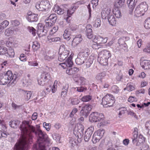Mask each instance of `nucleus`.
<instances>
[{"label":"nucleus","instance_id":"1a4fd4ad","mask_svg":"<svg viewBox=\"0 0 150 150\" xmlns=\"http://www.w3.org/2000/svg\"><path fill=\"white\" fill-rule=\"evenodd\" d=\"M75 129L76 130L74 131V133L77 136L78 138L80 139L82 137V134H83V131L84 129V127L83 125L81 124H79L76 127Z\"/></svg>","mask_w":150,"mask_h":150},{"label":"nucleus","instance_id":"7c9ffc66","mask_svg":"<svg viewBox=\"0 0 150 150\" xmlns=\"http://www.w3.org/2000/svg\"><path fill=\"white\" fill-rule=\"evenodd\" d=\"M6 77L4 76V74L0 75V84L4 85L7 83L8 80L6 79Z\"/></svg>","mask_w":150,"mask_h":150},{"label":"nucleus","instance_id":"2f4dec72","mask_svg":"<svg viewBox=\"0 0 150 150\" xmlns=\"http://www.w3.org/2000/svg\"><path fill=\"white\" fill-rule=\"evenodd\" d=\"M142 13L139 6H137L134 11L135 16L137 17H139L142 15L143 16L144 14H143Z\"/></svg>","mask_w":150,"mask_h":150},{"label":"nucleus","instance_id":"4468645a","mask_svg":"<svg viewBox=\"0 0 150 150\" xmlns=\"http://www.w3.org/2000/svg\"><path fill=\"white\" fill-rule=\"evenodd\" d=\"M73 64L72 62L71 61V58L69 57L65 62L60 63L59 65L61 66L63 69L67 68V67H71Z\"/></svg>","mask_w":150,"mask_h":150},{"label":"nucleus","instance_id":"58836bf2","mask_svg":"<svg viewBox=\"0 0 150 150\" xmlns=\"http://www.w3.org/2000/svg\"><path fill=\"white\" fill-rule=\"evenodd\" d=\"M69 88V84H66L63 86L61 93V96L66 95Z\"/></svg>","mask_w":150,"mask_h":150},{"label":"nucleus","instance_id":"49530a36","mask_svg":"<svg viewBox=\"0 0 150 150\" xmlns=\"http://www.w3.org/2000/svg\"><path fill=\"white\" fill-rule=\"evenodd\" d=\"M75 89H76V91L78 92H81L85 91L87 90V88L85 87L80 86L79 87H76L73 88Z\"/></svg>","mask_w":150,"mask_h":150},{"label":"nucleus","instance_id":"9d476101","mask_svg":"<svg viewBox=\"0 0 150 150\" xmlns=\"http://www.w3.org/2000/svg\"><path fill=\"white\" fill-rule=\"evenodd\" d=\"M93 127L92 126L90 127L87 129L84 136L85 142H88L89 140L93 133Z\"/></svg>","mask_w":150,"mask_h":150},{"label":"nucleus","instance_id":"f03ea898","mask_svg":"<svg viewBox=\"0 0 150 150\" xmlns=\"http://www.w3.org/2000/svg\"><path fill=\"white\" fill-rule=\"evenodd\" d=\"M89 52L87 49L86 51L79 52L77 57L75 59L76 63L78 65H81L84 63L88 57Z\"/></svg>","mask_w":150,"mask_h":150},{"label":"nucleus","instance_id":"c9c22d12","mask_svg":"<svg viewBox=\"0 0 150 150\" xmlns=\"http://www.w3.org/2000/svg\"><path fill=\"white\" fill-rule=\"evenodd\" d=\"M85 65L86 68H89L90 67L93 62L92 59L90 58L86 59L85 61Z\"/></svg>","mask_w":150,"mask_h":150},{"label":"nucleus","instance_id":"7ed1b4c3","mask_svg":"<svg viewBox=\"0 0 150 150\" xmlns=\"http://www.w3.org/2000/svg\"><path fill=\"white\" fill-rule=\"evenodd\" d=\"M113 96L110 94H107L102 99V103L105 107L112 106L115 102Z\"/></svg>","mask_w":150,"mask_h":150},{"label":"nucleus","instance_id":"f8f14e48","mask_svg":"<svg viewBox=\"0 0 150 150\" xmlns=\"http://www.w3.org/2000/svg\"><path fill=\"white\" fill-rule=\"evenodd\" d=\"M37 33L38 35L41 34L42 35H45L46 34L47 31L45 29V26L42 23H38L37 26Z\"/></svg>","mask_w":150,"mask_h":150},{"label":"nucleus","instance_id":"ddd939ff","mask_svg":"<svg viewBox=\"0 0 150 150\" xmlns=\"http://www.w3.org/2000/svg\"><path fill=\"white\" fill-rule=\"evenodd\" d=\"M112 14L111 10L110 8H104L101 13L102 18L103 19H107Z\"/></svg>","mask_w":150,"mask_h":150},{"label":"nucleus","instance_id":"79ce46f5","mask_svg":"<svg viewBox=\"0 0 150 150\" xmlns=\"http://www.w3.org/2000/svg\"><path fill=\"white\" fill-rule=\"evenodd\" d=\"M134 1L135 0H127V4L129 8H134L135 5Z\"/></svg>","mask_w":150,"mask_h":150},{"label":"nucleus","instance_id":"e433bc0d","mask_svg":"<svg viewBox=\"0 0 150 150\" xmlns=\"http://www.w3.org/2000/svg\"><path fill=\"white\" fill-rule=\"evenodd\" d=\"M63 36L65 39H67L68 40H69L71 38L70 32L67 30H65Z\"/></svg>","mask_w":150,"mask_h":150},{"label":"nucleus","instance_id":"ea45409f","mask_svg":"<svg viewBox=\"0 0 150 150\" xmlns=\"http://www.w3.org/2000/svg\"><path fill=\"white\" fill-rule=\"evenodd\" d=\"M101 22L100 19L97 18L93 23V25L96 28L99 27L101 25Z\"/></svg>","mask_w":150,"mask_h":150},{"label":"nucleus","instance_id":"5701e85b","mask_svg":"<svg viewBox=\"0 0 150 150\" xmlns=\"http://www.w3.org/2000/svg\"><path fill=\"white\" fill-rule=\"evenodd\" d=\"M107 19L110 25L112 26H115L116 25L117 21L113 15L112 14Z\"/></svg>","mask_w":150,"mask_h":150},{"label":"nucleus","instance_id":"e2e57ef3","mask_svg":"<svg viewBox=\"0 0 150 150\" xmlns=\"http://www.w3.org/2000/svg\"><path fill=\"white\" fill-rule=\"evenodd\" d=\"M120 111L119 113V115L121 116L122 114H124L127 111V109L125 108H121L119 109Z\"/></svg>","mask_w":150,"mask_h":150},{"label":"nucleus","instance_id":"20e7f679","mask_svg":"<svg viewBox=\"0 0 150 150\" xmlns=\"http://www.w3.org/2000/svg\"><path fill=\"white\" fill-rule=\"evenodd\" d=\"M4 76L6 77V79L8 80V86H14L16 82V75L14 74L13 76L12 72L10 71H8L6 73H4Z\"/></svg>","mask_w":150,"mask_h":150},{"label":"nucleus","instance_id":"69168bd1","mask_svg":"<svg viewBox=\"0 0 150 150\" xmlns=\"http://www.w3.org/2000/svg\"><path fill=\"white\" fill-rule=\"evenodd\" d=\"M43 126L47 131H49L50 130L51 126L50 123H47L46 122H44L43 123Z\"/></svg>","mask_w":150,"mask_h":150},{"label":"nucleus","instance_id":"473e14b6","mask_svg":"<svg viewBox=\"0 0 150 150\" xmlns=\"http://www.w3.org/2000/svg\"><path fill=\"white\" fill-rule=\"evenodd\" d=\"M105 133V130L104 129H100L94 132V134H96L101 138H102Z\"/></svg>","mask_w":150,"mask_h":150},{"label":"nucleus","instance_id":"338daca9","mask_svg":"<svg viewBox=\"0 0 150 150\" xmlns=\"http://www.w3.org/2000/svg\"><path fill=\"white\" fill-rule=\"evenodd\" d=\"M118 43L120 45H125L126 43L125 42L123 37L121 38L118 40Z\"/></svg>","mask_w":150,"mask_h":150},{"label":"nucleus","instance_id":"0e129e2a","mask_svg":"<svg viewBox=\"0 0 150 150\" xmlns=\"http://www.w3.org/2000/svg\"><path fill=\"white\" fill-rule=\"evenodd\" d=\"M24 92L26 93V99L28 100H29L32 96V93L30 91H27L24 90H22Z\"/></svg>","mask_w":150,"mask_h":150},{"label":"nucleus","instance_id":"9b49d317","mask_svg":"<svg viewBox=\"0 0 150 150\" xmlns=\"http://www.w3.org/2000/svg\"><path fill=\"white\" fill-rule=\"evenodd\" d=\"M59 52L58 60L59 61L62 62L64 60L68 57L69 54V51L64 48V50L61 53H60V51Z\"/></svg>","mask_w":150,"mask_h":150},{"label":"nucleus","instance_id":"603ef678","mask_svg":"<svg viewBox=\"0 0 150 150\" xmlns=\"http://www.w3.org/2000/svg\"><path fill=\"white\" fill-rule=\"evenodd\" d=\"M52 137L57 142H59L60 139V136L58 134H54L52 135Z\"/></svg>","mask_w":150,"mask_h":150},{"label":"nucleus","instance_id":"8fccbe9b","mask_svg":"<svg viewBox=\"0 0 150 150\" xmlns=\"http://www.w3.org/2000/svg\"><path fill=\"white\" fill-rule=\"evenodd\" d=\"M105 74L104 72H102L100 73L97 74V75L96 78L98 80H101L105 76Z\"/></svg>","mask_w":150,"mask_h":150},{"label":"nucleus","instance_id":"a211bd4d","mask_svg":"<svg viewBox=\"0 0 150 150\" xmlns=\"http://www.w3.org/2000/svg\"><path fill=\"white\" fill-rule=\"evenodd\" d=\"M92 26L90 24H88L86 26V35L89 39H91L93 37L92 30L91 29Z\"/></svg>","mask_w":150,"mask_h":150},{"label":"nucleus","instance_id":"a878e982","mask_svg":"<svg viewBox=\"0 0 150 150\" xmlns=\"http://www.w3.org/2000/svg\"><path fill=\"white\" fill-rule=\"evenodd\" d=\"M113 13L117 18H119L121 17L120 11L118 8H114L112 10Z\"/></svg>","mask_w":150,"mask_h":150},{"label":"nucleus","instance_id":"13d9d810","mask_svg":"<svg viewBox=\"0 0 150 150\" xmlns=\"http://www.w3.org/2000/svg\"><path fill=\"white\" fill-rule=\"evenodd\" d=\"M78 80L80 82L81 85L85 84L86 82V79L83 77H80L78 78Z\"/></svg>","mask_w":150,"mask_h":150},{"label":"nucleus","instance_id":"680f3d73","mask_svg":"<svg viewBox=\"0 0 150 150\" xmlns=\"http://www.w3.org/2000/svg\"><path fill=\"white\" fill-rule=\"evenodd\" d=\"M125 2V0H117L116 3L118 5V7H120L124 5Z\"/></svg>","mask_w":150,"mask_h":150},{"label":"nucleus","instance_id":"a18cd8bd","mask_svg":"<svg viewBox=\"0 0 150 150\" xmlns=\"http://www.w3.org/2000/svg\"><path fill=\"white\" fill-rule=\"evenodd\" d=\"M6 53L9 57H13L15 55L14 50L11 48L9 49L8 50H7Z\"/></svg>","mask_w":150,"mask_h":150},{"label":"nucleus","instance_id":"423d86ee","mask_svg":"<svg viewBox=\"0 0 150 150\" xmlns=\"http://www.w3.org/2000/svg\"><path fill=\"white\" fill-rule=\"evenodd\" d=\"M50 78L49 73L46 72H43L41 74L40 79L38 80V83L40 86H43L49 82Z\"/></svg>","mask_w":150,"mask_h":150},{"label":"nucleus","instance_id":"774afa93","mask_svg":"<svg viewBox=\"0 0 150 150\" xmlns=\"http://www.w3.org/2000/svg\"><path fill=\"white\" fill-rule=\"evenodd\" d=\"M78 110L77 108H74L72 110V112L70 113L69 116L70 117H72L74 114Z\"/></svg>","mask_w":150,"mask_h":150},{"label":"nucleus","instance_id":"aec40b11","mask_svg":"<svg viewBox=\"0 0 150 150\" xmlns=\"http://www.w3.org/2000/svg\"><path fill=\"white\" fill-rule=\"evenodd\" d=\"M81 35H79L74 38L72 41V45L74 46H76L82 40V38Z\"/></svg>","mask_w":150,"mask_h":150},{"label":"nucleus","instance_id":"37998d69","mask_svg":"<svg viewBox=\"0 0 150 150\" xmlns=\"http://www.w3.org/2000/svg\"><path fill=\"white\" fill-rule=\"evenodd\" d=\"M101 139L100 137L94 133L92 137V142L93 143L95 144L98 142Z\"/></svg>","mask_w":150,"mask_h":150},{"label":"nucleus","instance_id":"09e8293b","mask_svg":"<svg viewBox=\"0 0 150 150\" xmlns=\"http://www.w3.org/2000/svg\"><path fill=\"white\" fill-rule=\"evenodd\" d=\"M7 48L3 46H0V55H3L6 53Z\"/></svg>","mask_w":150,"mask_h":150},{"label":"nucleus","instance_id":"4d7b16f0","mask_svg":"<svg viewBox=\"0 0 150 150\" xmlns=\"http://www.w3.org/2000/svg\"><path fill=\"white\" fill-rule=\"evenodd\" d=\"M145 138L142 137V135H139L138 138V141L139 142H137L136 144L137 146L139 145V144L141 143H143L145 141Z\"/></svg>","mask_w":150,"mask_h":150},{"label":"nucleus","instance_id":"412c9836","mask_svg":"<svg viewBox=\"0 0 150 150\" xmlns=\"http://www.w3.org/2000/svg\"><path fill=\"white\" fill-rule=\"evenodd\" d=\"M142 68L145 69H150V61L144 60L140 62Z\"/></svg>","mask_w":150,"mask_h":150},{"label":"nucleus","instance_id":"de8ad7c7","mask_svg":"<svg viewBox=\"0 0 150 150\" xmlns=\"http://www.w3.org/2000/svg\"><path fill=\"white\" fill-rule=\"evenodd\" d=\"M45 26L46 27L49 28L53 26L54 24V23L49 21L48 19L46 18L45 20Z\"/></svg>","mask_w":150,"mask_h":150},{"label":"nucleus","instance_id":"c756f323","mask_svg":"<svg viewBox=\"0 0 150 150\" xmlns=\"http://www.w3.org/2000/svg\"><path fill=\"white\" fill-rule=\"evenodd\" d=\"M97 40V42L99 43H105L108 39L107 38H103L100 36H98L96 38Z\"/></svg>","mask_w":150,"mask_h":150},{"label":"nucleus","instance_id":"c03bdc74","mask_svg":"<svg viewBox=\"0 0 150 150\" xmlns=\"http://www.w3.org/2000/svg\"><path fill=\"white\" fill-rule=\"evenodd\" d=\"M144 26L146 29L150 28V17L147 18L145 20Z\"/></svg>","mask_w":150,"mask_h":150},{"label":"nucleus","instance_id":"6e6552de","mask_svg":"<svg viewBox=\"0 0 150 150\" xmlns=\"http://www.w3.org/2000/svg\"><path fill=\"white\" fill-rule=\"evenodd\" d=\"M93 108V106L89 104H87L83 106L80 112L81 115H82L86 117L90 113V111Z\"/></svg>","mask_w":150,"mask_h":150},{"label":"nucleus","instance_id":"f257e3e1","mask_svg":"<svg viewBox=\"0 0 150 150\" xmlns=\"http://www.w3.org/2000/svg\"><path fill=\"white\" fill-rule=\"evenodd\" d=\"M20 129L23 134L15 144L14 150H27L28 143L32 138L33 133L38 137L37 143L34 145V148L36 150H46V146L48 145L50 141L45 132L39 129L35 131V127L30 125L29 122L26 121L23 122Z\"/></svg>","mask_w":150,"mask_h":150},{"label":"nucleus","instance_id":"4c0bfd02","mask_svg":"<svg viewBox=\"0 0 150 150\" xmlns=\"http://www.w3.org/2000/svg\"><path fill=\"white\" fill-rule=\"evenodd\" d=\"M92 96L90 95H88L85 96L81 99V100L83 102H87L91 100Z\"/></svg>","mask_w":150,"mask_h":150},{"label":"nucleus","instance_id":"39448f33","mask_svg":"<svg viewBox=\"0 0 150 150\" xmlns=\"http://www.w3.org/2000/svg\"><path fill=\"white\" fill-rule=\"evenodd\" d=\"M50 6L48 1H42L35 5L36 8L39 11H46L50 8Z\"/></svg>","mask_w":150,"mask_h":150},{"label":"nucleus","instance_id":"6e6d98bb","mask_svg":"<svg viewBox=\"0 0 150 150\" xmlns=\"http://www.w3.org/2000/svg\"><path fill=\"white\" fill-rule=\"evenodd\" d=\"M134 89V86L130 84H127L126 88H125L124 90H127L128 91H131Z\"/></svg>","mask_w":150,"mask_h":150},{"label":"nucleus","instance_id":"bb28decb","mask_svg":"<svg viewBox=\"0 0 150 150\" xmlns=\"http://www.w3.org/2000/svg\"><path fill=\"white\" fill-rule=\"evenodd\" d=\"M14 33V29L12 27H10L5 30L4 34L6 36L12 35Z\"/></svg>","mask_w":150,"mask_h":150},{"label":"nucleus","instance_id":"4be33fe9","mask_svg":"<svg viewBox=\"0 0 150 150\" xmlns=\"http://www.w3.org/2000/svg\"><path fill=\"white\" fill-rule=\"evenodd\" d=\"M138 6L142 12L143 14H144L145 12L148 10V6L145 2L142 3Z\"/></svg>","mask_w":150,"mask_h":150},{"label":"nucleus","instance_id":"b1692460","mask_svg":"<svg viewBox=\"0 0 150 150\" xmlns=\"http://www.w3.org/2000/svg\"><path fill=\"white\" fill-rule=\"evenodd\" d=\"M102 57H104L108 61V59L111 56V54L110 52L107 50H104L100 52Z\"/></svg>","mask_w":150,"mask_h":150},{"label":"nucleus","instance_id":"052dcab7","mask_svg":"<svg viewBox=\"0 0 150 150\" xmlns=\"http://www.w3.org/2000/svg\"><path fill=\"white\" fill-rule=\"evenodd\" d=\"M9 24V22L7 20H5L1 23V25L3 26V28H5Z\"/></svg>","mask_w":150,"mask_h":150},{"label":"nucleus","instance_id":"f704fd0d","mask_svg":"<svg viewBox=\"0 0 150 150\" xmlns=\"http://www.w3.org/2000/svg\"><path fill=\"white\" fill-rule=\"evenodd\" d=\"M47 39L50 42H57L58 41H60L61 39L59 37H50V36L47 37Z\"/></svg>","mask_w":150,"mask_h":150},{"label":"nucleus","instance_id":"f3484780","mask_svg":"<svg viewBox=\"0 0 150 150\" xmlns=\"http://www.w3.org/2000/svg\"><path fill=\"white\" fill-rule=\"evenodd\" d=\"M79 71V69L76 67L72 68H70L69 67L67 68L66 73L69 75H71L75 74Z\"/></svg>","mask_w":150,"mask_h":150},{"label":"nucleus","instance_id":"864d4df0","mask_svg":"<svg viewBox=\"0 0 150 150\" xmlns=\"http://www.w3.org/2000/svg\"><path fill=\"white\" fill-rule=\"evenodd\" d=\"M28 29L29 31L32 33L33 36H35L36 35V30L32 27H28Z\"/></svg>","mask_w":150,"mask_h":150},{"label":"nucleus","instance_id":"72a5a7b5","mask_svg":"<svg viewBox=\"0 0 150 150\" xmlns=\"http://www.w3.org/2000/svg\"><path fill=\"white\" fill-rule=\"evenodd\" d=\"M54 11L58 14L62 15L64 13V10L59 6H56L54 8Z\"/></svg>","mask_w":150,"mask_h":150},{"label":"nucleus","instance_id":"0eeeda50","mask_svg":"<svg viewBox=\"0 0 150 150\" xmlns=\"http://www.w3.org/2000/svg\"><path fill=\"white\" fill-rule=\"evenodd\" d=\"M104 118V116L103 114L93 112L90 115L89 120L92 122H96L103 120Z\"/></svg>","mask_w":150,"mask_h":150},{"label":"nucleus","instance_id":"6ab92c4d","mask_svg":"<svg viewBox=\"0 0 150 150\" xmlns=\"http://www.w3.org/2000/svg\"><path fill=\"white\" fill-rule=\"evenodd\" d=\"M69 100L71 104L73 105H77L80 102L79 100L76 96L70 97Z\"/></svg>","mask_w":150,"mask_h":150},{"label":"nucleus","instance_id":"3c124183","mask_svg":"<svg viewBox=\"0 0 150 150\" xmlns=\"http://www.w3.org/2000/svg\"><path fill=\"white\" fill-rule=\"evenodd\" d=\"M111 91L114 93H117L119 91V88L117 86L114 85L112 86L111 88Z\"/></svg>","mask_w":150,"mask_h":150},{"label":"nucleus","instance_id":"393cba45","mask_svg":"<svg viewBox=\"0 0 150 150\" xmlns=\"http://www.w3.org/2000/svg\"><path fill=\"white\" fill-rule=\"evenodd\" d=\"M77 8V7L76 6H71V8L67 10V14L68 17H70L73 14L76 10ZM68 17H67L66 18V20L68 19Z\"/></svg>","mask_w":150,"mask_h":150},{"label":"nucleus","instance_id":"cd10ccee","mask_svg":"<svg viewBox=\"0 0 150 150\" xmlns=\"http://www.w3.org/2000/svg\"><path fill=\"white\" fill-rule=\"evenodd\" d=\"M20 123L18 120H13L9 122V125L10 127L13 128H17Z\"/></svg>","mask_w":150,"mask_h":150},{"label":"nucleus","instance_id":"dca6fc26","mask_svg":"<svg viewBox=\"0 0 150 150\" xmlns=\"http://www.w3.org/2000/svg\"><path fill=\"white\" fill-rule=\"evenodd\" d=\"M100 52L99 53L98 58V61L100 63L103 65H107L108 64V61L104 57H102Z\"/></svg>","mask_w":150,"mask_h":150},{"label":"nucleus","instance_id":"c85d7f7f","mask_svg":"<svg viewBox=\"0 0 150 150\" xmlns=\"http://www.w3.org/2000/svg\"><path fill=\"white\" fill-rule=\"evenodd\" d=\"M57 14L54 13L51 14L50 16L47 18L49 21L54 23L56 22L57 19Z\"/></svg>","mask_w":150,"mask_h":150},{"label":"nucleus","instance_id":"a19ab883","mask_svg":"<svg viewBox=\"0 0 150 150\" xmlns=\"http://www.w3.org/2000/svg\"><path fill=\"white\" fill-rule=\"evenodd\" d=\"M34 51H37L38 49L40 48V46L39 43L37 41H35L33 42L32 46Z\"/></svg>","mask_w":150,"mask_h":150},{"label":"nucleus","instance_id":"2eb2a0df","mask_svg":"<svg viewBox=\"0 0 150 150\" xmlns=\"http://www.w3.org/2000/svg\"><path fill=\"white\" fill-rule=\"evenodd\" d=\"M38 14L35 13H32L29 12L28 14L27 19L30 22H35L38 21Z\"/></svg>","mask_w":150,"mask_h":150},{"label":"nucleus","instance_id":"5fc2aeb1","mask_svg":"<svg viewBox=\"0 0 150 150\" xmlns=\"http://www.w3.org/2000/svg\"><path fill=\"white\" fill-rule=\"evenodd\" d=\"M69 143L71 147L72 148L74 147V146L76 145L77 142L76 140L72 139L70 140Z\"/></svg>","mask_w":150,"mask_h":150},{"label":"nucleus","instance_id":"bf43d9fd","mask_svg":"<svg viewBox=\"0 0 150 150\" xmlns=\"http://www.w3.org/2000/svg\"><path fill=\"white\" fill-rule=\"evenodd\" d=\"M14 43L11 41H10V39L6 42V45L8 47H13L15 46Z\"/></svg>","mask_w":150,"mask_h":150}]
</instances>
